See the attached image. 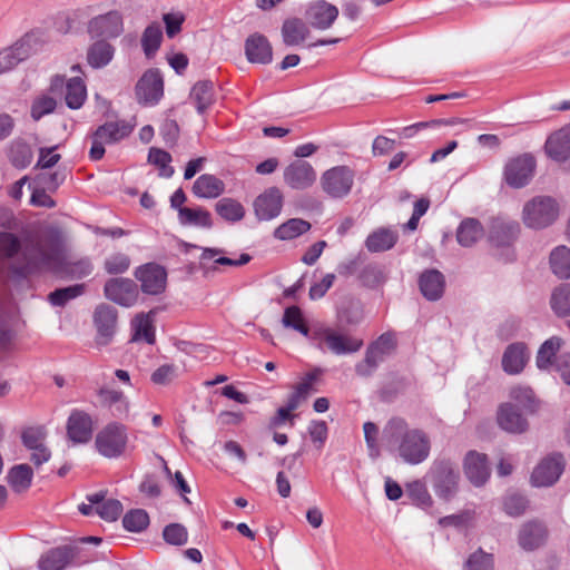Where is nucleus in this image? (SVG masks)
<instances>
[{"label":"nucleus","instance_id":"13d9d810","mask_svg":"<svg viewBox=\"0 0 570 570\" xmlns=\"http://www.w3.org/2000/svg\"><path fill=\"white\" fill-rule=\"evenodd\" d=\"M528 499L520 493H509L503 500V510L510 517H520L528 509Z\"/></svg>","mask_w":570,"mask_h":570},{"label":"nucleus","instance_id":"a878e982","mask_svg":"<svg viewBox=\"0 0 570 570\" xmlns=\"http://www.w3.org/2000/svg\"><path fill=\"white\" fill-rule=\"evenodd\" d=\"M497 421L505 432L521 434L529 428L527 419L513 404L505 403L499 407Z\"/></svg>","mask_w":570,"mask_h":570},{"label":"nucleus","instance_id":"e2e57ef3","mask_svg":"<svg viewBox=\"0 0 570 570\" xmlns=\"http://www.w3.org/2000/svg\"><path fill=\"white\" fill-rule=\"evenodd\" d=\"M164 540L173 546H183L187 542L188 533L184 525L170 523L163 531Z\"/></svg>","mask_w":570,"mask_h":570},{"label":"nucleus","instance_id":"bf43d9fd","mask_svg":"<svg viewBox=\"0 0 570 570\" xmlns=\"http://www.w3.org/2000/svg\"><path fill=\"white\" fill-rule=\"evenodd\" d=\"M464 570H494L493 556L479 549L468 558Z\"/></svg>","mask_w":570,"mask_h":570},{"label":"nucleus","instance_id":"5fc2aeb1","mask_svg":"<svg viewBox=\"0 0 570 570\" xmlns=\"http://www.w3.org/2000/svg\"><path fill=\"white\" fill-rule=\"evenodd\" d=\"M56 107L57 101L53 97L48 95H40L36 97L32 101L30 110L31 118L38 121L42 117L53 112Z\"/></svg>","mask_w":570,"mask_h":570},{"label":"nucleus","instance_id":"a19ab883","mask_svg":"<svg viewBox=\"0 0 570 570\" xmlns=\"http://www.w3.org/2000/svg\"><path fill=\"white\" fill-rule=\"evenodd\" d=\"M190 98L195 101L198 114H204L215 101L214 83L208 80L196 82Z\"/></svg>","mask_w":570,"mask_h":570},{"label":"nucleus","instance_id":"a18cd8bd","mask_svg":"<svg viewBox=\"0 0 570 570\" xmlns=\"http://www.w3.org/2000/svg\"><path fill=\"white\" fill-rule=\"evenodd\" d=\"M8 158L16 168L23 169L32 160L31 148L23 140H13L9 146Z\"/></svg>","mask_w":570,"mask_h":570},{"label":"nucleus","instance_id":"4c0bfd02","mask_svg":"<svg viewBox=\"0 0 570 570\" xmlns=\"http://www.w3.org/2000/svg\"><path fill=\"white\" fill-rule=\"evenodd\" d=\"M33 471L27 463L12 466L7 474L9 485L17 493L27 491L31 485Z\"/></svg>","mask_w":570,"mask_h":570},{"label":"nucleus","instance_id":"5701e85b","mask_svg":"<svg viewBox=\"0 0 570 570\" xmlns=\"http://www.w3.org/2000/svg\"><path fill=\"white\" fill-rule=\"evenodd\" d=\"M245 56L250 63L268 65L273 61V48L268 39L258 32L245 40Z\"/></svg>","mask_w":570,"mask_h":570},{"label":"nucleus","instance_id":"72a5a7b5","mask_svg":"<svg viewBox=\"0 0 570 570\" xmlns=\"http://www.w3.org/2000/svg\"><path fill=\"white\" fill-rule=\"evenodd\" d=\"M399 239L396 232L381 227L373 230L365 239V247L370 253L386 252L394 247Z\"/></svg>","mask_w":570,"mask_h":570},{"label":"nucleus","instance_id":"393cba45","mask_svg":"<svg viewBox=\"0 0 570 570\" xmlns=\"http://www.w3.org/2000/svg\"><path fill=\"white\" fill-rule=\"evenodd\" d=\"M529 361V351L523 342L509 344L502 355V368L507 374H520Z\"/></svg>","mask_w":570,"mask_h":570},{"label":"nucleus","instance_id":"6e6d98bb","mask_svg":"<svg viewBox=\"0 0 570 570\" xmlns=\"http://www.w3.org/2000/svg\"><path fill=\"white\" fill-rule=\"evenodd\" d=\"M148 161L156 165L160 169V175L169 178L174 174V168L170 166L171 156L166 150L153 147L148 154Z\"/></svg>","mask_w":570,"mask_h":570},{"label":"nucleus","instance_id":"a211bd4d","mask_svg":"<svg viewBox=\"0 0 570 570\" xmlns=\"http://www.w3.org/2000/svg\"><path fill=\"white\" fill-rule=\"evenodd\" d=\"M117 309L107 304H100L94 313V324L97 331L96 343L106 346L111 341L117 328Z\"/></svg>","mask_w":570,"mask_h":570},{"label":"nucleus","instance_id":"f03ea898","mask_svg":"<svg viewBox=\"0 0 570 570\" xmlns=\"http://www.w3.org/2000/svg\"><path fill=\"white\" fill-rule=\"evenodd\" d=\"M383 440L392 455L407 465H419L431 454L432 441L429 433L412 428L400 416L390 419L383 429Z\"/></svg>","mask_w":570,"mask_h":570},{"label":"nucleus","instance_id":"2f4dec72","mask_svg":"<svg viewBox=\"0 0 570 570\" xmlns=\"http://www.w3.org/2000/svg\"><path fill=\"white\" fill-rule=\"evenodd\" d=\"M309 35L306 22L299 18H289L283 22L282 39L287 47L301 45Z\"/></svg>","mask_w":570,"mask_h":570},{"label":"nucleus","instance_id":"4468645a","mask_svg":"<svg viewBox=\"0 0 570 570\" xmlns=\"http://www.w3.org/2000/svg\"><path fill=\"white\" fill-rule=\"evenodd\" d=\"M535 168L534 158L524 154L510 159L504 167V179L513 188H521L529 184Z\"/></svg>","mask_w":570,"mask_h":570},{"label":"nucleus","instance_id":"7ed1b4c3","mask_svg":"<svg viewBox=\"0 0 570 570\" xmlns=\"http://www.w3.org/2000/svg\"><path fill=\"white\" fill-rule=\"evenodd\" d=\"M311 340L322 351L335 355L353 354L361 350L363 340L343 334L330 326H320L313 330Z\"/></svg>","mask_w":570,"mask_h":570},{"label":"nucleus","instance_id":"6ab92c4d","mask_svg":"<svg viewBox=\"0 0 570 570\" xmlns=\"http://www.w3.org/2000/svg\"><path fill=\"white\" fill-rule=\"evenodd\" d=\"M105 296L121 306L130 307L138 298L137 284L130 278H110L104 287Z\"/></svg>","mask_w":570,"mask_h":570},{"label":"nucleus","instance_id":"864d4df0","mask_svg":"<svg viewBox=\"0 0 570 570\" xmlns=\"http://www.w3.org/2000/svg\"><path fill=\"white\" fill-rule=\"evenodd\" d=\"M161 39L163 31L159 24L154 23L145 29L141 38V46L147 57H150L158 50Z\"/></svg>","mask_w":570,"mask_h":570},{"label":"nucleus","instance_id":"4d7b16f0","mask_svg":"<svg viewBox=\"0 0 570 570\" xmlns=\"http://www.w3.org/2000/svg\"><path fill=\"white\" fill-rule=\"evenodd\" d=\"M47 430L45 426H30L22 431V444L30 451L45 445Z\"/></svg>","mask_w":570,"mask_h":570},{"label":"nucleus","instance_id":"c9c22d12","mask_svg":"<svg viewBox=\"0 0 570 570\" xmlns=\"http://www.w3.org/2000/svg\"><path fill=\"white\" fill-rule=\"evenodd\" d=\"M484 235L481 223L475 218H465L456 229V239L461 246L471 247Z\"/></svg>","mask_w":570,"mask_h":570},{"label":"nucleus","instance_id":"1a4fd4ad","mask_svg":"<svg viewBox=\"0 0 570 570\" xmlns=\"http://www.w3.org/2000/svg\"><path fill=\"white\" fill-rule=\"evenodd\" d=\"M433 488L436 495L451 500L458 492L460 474L449 460L435 461L431 468Z\"/></svg>","mask_w":570,"mask_h":570},{"label":"nucleus","instance_id":"f3484780","mask_svg":"<svg viewBox=\"0 0 570 570\" xmlns=\"http://www.w3.org/2000/svg\"><path fill=\"white\" fill-rule=\"evenodd\" d=\"M283 179L291 189L305 190L315 184L316 171L308 161L297 159L285 167Z\"/></svg>","mask_w":570,"mask_h":570},{"label":"nucleus","instance_id":"ea45409f","mask_svg":"<svg viewBox=\"0 0 570 570\" xmlns=\"http://www.w3.org/2000/svg\"><path fill=\"white\" fill-rule=\"evenodd\" d=\"M561 345L562 340L558 336H552L543 342L535 357V363L539 370H549L552 365H554V361L558 357L557 353L559 352Z\"/></svg>","mask_w":570,"mask_h":570},{"label":"nucleus","instance_id":"3c124183","mask_svg":"<svg viewBox=\"0 0 570 570\" xmlns=\"http://www.w3.org/2000/svg\"><path fill=\"white\" fill-rule=\"evenodd\" d=\"M551 307L558 316L570 317V285H564L553 291Z\"/></svg>","mask_w":570,"mask_h":570},{"label":"nucleus","instance_id":"bb28decb","mask_svg":"<svg viewBox=\"0 0 570 570\" xmlns=\"http://www.w3.org/2000/svg\"><path fill=\"white\" fill-rule=\"evenodd\" d=\"M520 226L513 220L493 219L489 232V240L497 247L510 246L518 237Z\"/></svg>","mask_w":570,"mask_h":570},{"label":"nucleus","instance_id":"4be33fe9","mask_svg":"<svg viewBox=\"0 0 570 570\" xmlns=\"http://www.w3.org/2000/svg\"><path fill=\"white\" fill-rule=\"evenodd\" d=\"M337 17L338 9L324 0L313 2L306 10L308 23L317 30L331 28Z\"/></svg>","mask_w":570,"mask_h":570},{"label":"nucleus","instance_id":"c756f323","mask_svg":"<svg viewBox=\"0 0 570 570\" xmlns=\"http://www.w3.org/2000/svg\"><path fill=\"white\" fill-rule=\"evenodd\" d=\"M422 295L429 301H438L444 292L445 281L441 272L429 269L422 273L419 279Z\"/></svg>","mask_w":570,"mask_h":570},{"label":"nucleus","instance_id":"473e14b6","mask_svg":"<svg viewBox=\"0 0 570 570\" xmlns=\"http://www.w3.org/2000/svg\"><path fill=\"white\" fill-rule=\"evenodd\" d=\"M224 190L223 180L210 174L200 175L193 185V193L198 198H217Z\"/></svg>","mask_w":570,"mask_h":570},{"label":"nucleus","instance_id":"0e129e2a","mask_svg":"<svg viewBox=\"0 0 570 570\" xmlns=\"http://www.w3.org/2000/svg\"><path fill=\"white\" fill-rule=\"evenodd\" d=\"M308 435L317 449H322L327 440L328 428L325 421L313 420L307 428Z\"/></svg>","mask_w":570,"mask_h":570},{"label":"nucleus","instance_id":"c03bdc74","mask_svg":"<svg viewBox=\"0 0 570 570\" xmlns=\"http://www.w3.org/2000/svg\"><path fill=\"white\" fill-rule=\"evenodd\" d=\"M178 219L184 226H198L204 228H210L213 226L210 213L200 207L180 208Z\"/></svg>","mask_w":570,"mask_h":570},{"label":"nucleus","instance_id":"7c9ffc66","mask_svg":"<svg viewBox=\"0 0 570 570\" xmlns=\"http://www.w3.org/2000/svg\"><path fill=\"white\" fill-rule=\"evenodd\" d=\"M115 51V47L109 41L96 39L87 49V62L94 69L104 68L110 63Z\"/></svg>","mask_w":570,"mask_h":570},{"label":"nucleus","instance_id":"39448f33","mask_svg":"<svg viewBox=\"0 0 570 570\" xmlns=\"http://www.w3.org/2000/svg\"><path fill=\"white\" fill-rule=\"evenodd\" d=\"M134 127L126 120L108 121L99 126L91 135L89 157L100 160L105 155V145L116 144L128 137Z\"/></svg>","mask_w":570,"mask_h":570},{"label":"nucleus","instance_id":"2eb2a0df","mask_svg":"<svg viewBox=\"0 0 570 570\" xmlns=\"http://www.w3.org/2000/svg\"><path fill=\"white\" fill-rule=\"evenodd\" d=\"M135 277L140 282L142 293L147 295H159L166 289L167 272L156 263H147L137 267Z\"/></svg>","mask_w":570,"mask_h":570},{"label":"nucleus","instance_id":"9b49d317","mask_svg":"<svg viewBox=\"0 0 570 570\" xmlns=\"http://www.w3.org/2000/svg\"><path fill=\"white\" fill-rule=\"evenodd\" d=\"M135 94L144 106H155L164 96V79L159 70L149 69L138 80Z\"/></svg>","mask_w":570,"mask_h":570},{"label":"nucleus","instance_id":"e433bc0d","mask_svg":"<svg viewBox=\"0 0 570 570\" xmlns=\"http://www.w3.org/2000/svg\"><path fill=\"white\" fill-rule=\"evenodd\" d=\"M154 311L149 313H140L132 321V341H145L148 344H154L156 341L155 326H154Z\"/></svg>","mask_w":570,"mask_h":570},{"label":"nucleus","instance_id":"052dcab7","mask_svg":"<svg viewBox=\"0 0 570 570\" xmlns=\"http://www.w3.org/2000/svg\"><path fill=\"white\" fill-rule=\"evenodd\" d=\"M95 511L102 520L114 522L120 517L122 504L116 499H109L96 507Z\"/></svg>","mask_w":570,"mask_h":570},{"label":"nucleus","instance_id":"423d86ee","mask_svg":"<svg viewBox=\"0 0 570 570\" xmlns=\"http://www.w3.org/2000/svg\"><path fill=\"white\" fill-rule=\"evenodd\" d=\"M395 346L396 341L392 333L380 335L367 346L364 358L355 365L356 374L362 377L371 376Z\"/></svg>","mask_w":570,"mask_h":570},{"label":"nucleus","instance_id":"de8ad7c7","mask_svg":"<svg viewBox=\"0 0 570 570\" xmlns=\"http://www.w3.org/2000/svg\"><path fill=\"white\" fill-rule=\"evenodd\" d=\"M406 497L417 507L429 509L433 504L432 497L430 495L425 483L420 480H414L405 487Z\"/></svg>","mask_w":570,"mask_h":570},{"label":"nucleus","instance_id":"20e7f679","mask_svg":"<svg viewBox=\"0 0 570 570\" xmlns=\"http://www.w3.org/2000/svg\"><path fill=\"white\" fill-rule=\"evenodd\" d=\"M128 440L126 425L110 422L97 433L95 445L100 455L107 459H118L125 455Z\"/></svg>","mask_w":570,"mask_h":570},{"label":"nucleus","instance_id":"ddd939ff","mask_svg":"<svg viewBox=\"0 0 570 570\" xmlns=\"http://www.w3.org/2000/svg\"><path fill=\"white\" fill-rule=\"evenodd\" d=\"M564 470L562 454L554 453L541 460L533 469L530 481L533 487H551L561 476Z\"/></svg>","mask_w":570,"mask_h":570},{"label":"nucleus","instance_id":"c85d7f7f","mask_svg":"<svg viewBox=\"0 0 570 570\" xmlns=\"http://www.w3.org/2000/svg\"><path fill=\"white\" fill-rule=\"evenodd\" d=\"M547 538L546 527L538 521H530L522 525L519 532V544L527 551H532L543 544Z\"/></svg>","mask_w":570,"mask_h":570},{"label":"nucleus","instance_id":"412c9836","mask_svg":"<svg viewBox=\"0 0 570 570\" xmlns=\"http://www.w3.org/2000/svg\"><path fill=\"white\" fill-rule=\"evenodd\" d=\"M463 469L468 480L478 488L484 485L491 474L488 456L476 451L466 453Z\"/></svg>","mask_w":570,"mask_h":570},{"label":"nucleus","instance_id":"603ef678","mask_svg":"<svg viewBox=\"0 0 570 570\" xmlns=\"http://www.w3.org/2000/svg\"><path fill=\"white\" fill-rule=\"evenodd\" d=\"M148 524L149 515L142 509L130 510L122 518L124 528L130 532H141Z\"/></svg>","mask_w":570,"mask_h":570},{"label":"nucleus","instance_id":"dca6fc26","mask_svg":"<svg viewBox=\"0 0 570 570\" xmlns=\"http://www.w3.org/2000/svg\"><path fill=\"white\" fill-rule=\"evenodd\" d=\"M37 39L32 33L24 35L11 47L0 51V75L13 69L17 65L28 59L33 52Z\"/></svg>","mask_w":570,"mask_h":570},{"label":"nucleus","instance_id":"338daca9","mask_svg":"<svg viewBox=\"0 0 570 570\" xmlns=\"http://www.w3.org/2000/svg\"><path fill=\"white\" fill-rule=\"evenodd\" d=\"M177 375V367L174 364H164L153 372L150 380L154 384L167 385L176 379Z\"/></svg>","mask_w":570,"mask_h":570},{"label":"nucleus","instance_id":"b1692460","mask_svg":"<svg viewBox=\"0 0 570 570\" xmlns=\"http://www.w3.org/2000/svg\"><path fill=\"white\" fill-rule=\"evenodd\" d=\"M67 435L73 443H87L92 436V419L80 410H73L67 421Z\"/></svg>","mask_w":570,"mask_h":570},{"label":"nucleus","instance_id":"f257e3e1","mask_svg":"<svg viewBox=\"0 0 570 570\" xmlns=\"http://www.w3.org/2000/svg\"><path fill=\"white\" fill-rule=\"evenodd\" d=\"M24 263L12 265L11 271L19 277H27L40 267L61 272L71 278H82L91 274L94 266L89 258L67 262L58 236L52 235L26 244L22 250Z\"/></svg>","mask_w":570,"mask_h":570},{"label":"nucleus","instance_id":"8fccbe9b","mask_svg":"<svg viewBox=\"0 0 570 570\" xmlns=\"http://www.w3.org/2000/svg\"><path fill=\"white\" fill-rule=\"evenodd\" d=\"M83 284H75L68 287L57 288L48 295V301L52 306H65L69 301L82 295Z\"/></svg>","mask_w":570,"mask_h":570},{"label":"nucleus","instance_id":"cd10ccee","mask_svg":"<svg viewBox=\"0 0 570 570\" xmlns=\"http://www.w3.org/2000/svg\"><path fill=\"white\" fill-rule=\"evenodd\" d=\"M546 151L558 161L570 158V125H566L549 136L546 141Z\"/></svg>","mask_w":570,"mask_h":570},{"label":"nucleus","instance_id":"774afa93","mask_svg":"<svg viewBox=\"0 0 570 570\" xmlns=\"http://www.w3.org/2000/svg\"><path fill=\"white\" fill-rule=\"evenodd\" d=\"M57 147H43L39 149V158L37 161L36 167L41 169H48L52 168L58 164L61 156L59 154H56L55 150Z\"/></svg>","mask_w":570,"mask_h":570},{"label":"nucleus","instance_id":"0eeeda50","mask_svg":"<svg viewBox=\"0 0 570 570\" xmlns=\"http://www.w3.org/2000/svg\"><path fill=\"white\" fill-rule=\"evenodd\" d=\"M81 549L76 544H65L43 552L38 562V570H65L68 567H79L88 562L81 558Z\"/></svg>","mask_w":570,"mask_h":570},{"label":"nucleus","instance_id":"9d476101","mask_svg":"<svg viewBox=\"0 0 570 570\" xmlns=\"http://www.w3.org/2000/svg\"><path fill=\"white\" fill-rule=\"evenodd\" d=\"M124 32V19L119 11L98 14L87 22V33L90 39L111 40Z\"/></svg>","mask_w":570,"mask_h":570},{"label":"nucleus","instance_id":"6e6552de","mask_svg":"<svg viewBox=\"0 0 570 570\" xmlns=\"http://www.w3.org/2000/svg\"><path fill=\"white\" fill-rule=\"evenodd\" d=\"M558 214L559 207L554 199L539 196L524 205L523 222L530 228L540 229L551 225Z\"/></svg>","mask_w":570,"mask_h":570},{"label":"nucleus","instance_id":"79ce46f5","mask_svg":"<svg viewBox=\"0 0 570 570\" xmlns=\"http://www.w3.org/2000/svg\"><path fill=\"white\" fill-rule=\"evenodd\" d=\"M87 98V88L80 77L70 78L66 83V105L70 109H79Z\"/></svg>","mask_w":570,"mask_h":570},{"label":"nucleus","instance_id":"f704fd0d","mask_svg":"<svg viewBox=\"0 0 570 570\" xmlns=\"http://www.w3.org/2000/svg\"><path fill=\"white\" fill-rule=\"evenodd\" d=\"M88 17L86 9H76L59 14L55 20V28L62 35L76 33L81 29L85 19Z\"/></svg>","mask_w":570,"mask_h":570},{"label":"nucleus","instance_id":"49530a36","mask_svg":"<svg viewBox=\"0 0 570 570\" xmlns=\"http://www.w3.org/2000/svg\"><path fill=\"white\" fill-rule=\"evenodd\" d=\"M215 209L217 214L227 222H238L245 216V209L243 205L233 198H222L216 205Z\"/></svg>","mask_w":570,"mask_h":570},{"label":"nucleus","instance_id":"aec40b11","mask_svg":"<svg viewBox=\"0 0 570 570\" xmlns=\"http://www.w3.org/2000/svg\"><path fill=\"white\" fill-rule=\"evenodd\" d=\"M283 207V195L277 187H269L254 203L255 214L259 220H271L277 217Z\"/></svg>","mask_w":570,"mask_h":570},{"label":"nucleus","instance_id":"680f3d73","mask_svg":"<svg viewBox=\"0 0 570 570\" xmlns=\"http://www.w3.org/2000/svg\"><path fill=\"white\" fill-rule=\"evenodd\" d=\"M104 266L108 274H122L129 268L130 258L124 253H115L105 259Z\"/></svg>","mask_w":570,"mask_h":570},{"label":"nucleus","instance_id":"69168bd1","mask_svg":"<svg viewBox=\"0 0 570 570\" xmlns=\"http://www.w3.org/2000/svg\"><path fill=\"white\" fill-rule=\"evenodd\" d=\"M21 248L19 238L11 233H0V256L11 258Z\"/></svg>","mask_w":570,"mask_h":570},{"label":"nucleus","instance_id":"58836bf2","mask_svg":"<svg viewBox=\"0 0 570 570\" xmlns=\"http://www.w3.org/2000/svg\"><path fill=\"white\" fill-rule=\"evenodd\" d=\"M311 227V224L305 219L291 218L275 228L273 235L279 240H292L307 233Z\"/></svg>","mask_w":570,"mask_h":570},{"label":"nucleus","instance_id":"f8f14e48","mask_svg":"<svg viewBox=\"0 0 570 570\" xmlns=\"http://www.w3.org/2000/svg\"><path fill=\"white\" fill-rule=\"evenodd\" d=\"M354 173L346 166H336L326 170L321 178L324 191L333 198L346 196L353 186Z\"/></svg>","mask_w":570,"mask_h":570},{"label":"nucleus","instance_id":"37998d69","mask_svg":"<svg viewBox=\"0 0 570 570\" xmlns=\"http://www.w3.org/2000/svg\"><path fill=\"white\" fill-rule=\"evenodd\" d=\"M550 266L556 276L561 279L570 278V248L558 246L550 254Z\"/></svg>","mask_w":570,"mask_h":570},{"label":"nucleus","instance_id":"09e8293b","mask_svg":"<svg viewBox=\"0 0 570 570\" xmlns=\"http://www.w3.org/2000/svg\"><path fill=\"white\" fill-rule=\"evenodd\" d=\"M282 324L284 327L292 328L304 336L309 335V328L304 320L303 313L296 305L285 308Z\"/></svg>","mask_w":570,"mask_h":570}]
</instances>
